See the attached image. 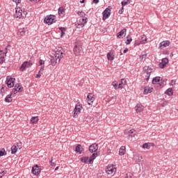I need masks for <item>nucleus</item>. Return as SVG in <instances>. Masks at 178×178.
Segmentation results:
<instances>
[{"mask_svg": "<svg viewBox=\"0 0 178 178\" xmlns=\"http://www.w3.org/2000/svg\"><path fill=\"white\" fill-rule=\"evenodd\" d=\"M64 56L65 53L63 50L61 48L58 49L50 60L51 66H55L56 63H59L60 62V59Z\"/></svg>", "mask_w": 178, "mask_h": 178, "instance_id": "obj_1", "label": "nucleus"}, {"mask_svg": "<svg viewBox=\"0 0 178 178\" xmlns=\"http://www.w3.org/2000/svg\"><path fill=\"white\" fill-rule=\"evenodd\" d=\"M74 54L76 56H80L81 54H83V44L80 41H77L75 42V45L74 47Z\"/></svg>", "mask_w": 178, "mask_h": 178, "instance_id": "obj_2", "label": "nucleus"}, {"mask_svg": "<svg viewBox=\"0 0 178 178\" xmlns=\"http://www.w3.org/2000/svg\"><path fill=\"white\" fill-rule=\"evenodd\" d=\"M26 15H27L26 11L23 10L20 8H17L14 16H15V17H16V19H23V18L26 17Z\"/></svg>", "mask_w": 178, "mask_h": 178, "instance_id": "obj_3", "label": "nucleus"}, {"mask_svg": "<svg viewBox=\"0 0 178 178\" xmlns=\"http://www.w3.org/2000/svg\"><path fill=\"white\" fill-rule=\"evenodd\" d=\"M44 23L49 26L52 23H56V16L52 15L47 16L44 19Z\"/></svg>", "mask_w": 178, "mask_h": 178, "instance_id": "obj_4", "label": "nucleus"}, {"mask_svg": "<svg viewBox=\"0 0 178 178\" xmlns=\"http://www.w3.org/2000/svg\"><path fill=\"white\" fill-rule=\"evenodd\" d=\"M33 65H34V63L32 60L25 61L22 64L19 70L21 72H24L26 71V69H29V67H31Z\"/></svg>", "mask_w": 178, "mask_h": 178, "instance_id": "obj_5", "label": "nucleus"}, {"mask_svg": "<svg viewBox=\"0 0 178 178\" xmlns=\"http://www.w3.org/2000/svg\"><path fill=\"white\" fill-rule=\"evenodd\" d=\"M151 73H152V69L148 66H145L143 67V74L145 76V79L147 81L149 80V77L151 76Z\"/></svg>", "mask_w": 178, "mask_h": 178, "instance_id": "obj_6", "label": "nucleus"}, {"mask_svg": "<svg viewBox=\"0 0 178 178\" xmlns=\"http://www.w3.org/2000/svg\"><path fill=\"white\" fill-rule=\"evenodd\" d=\"M88 19L85 18H80L79 20H77L76 26L78 29H81L84 27V24L87 23Z\"/></svg>", "mask_w": 178, "mask_h": 178, "instance_id": "obj_7", "label": "nucleus"}, {"mask_svg": "<svg viewBox=\"0 0 178 178\" xmlns=\"http://www.w3.org/2000/svg\"><path fill=\"white\" fill-rule=\"evenodd\" d=\"M31 172L35 176H38V175L41 173V168H40V166H38V165H35L32 167Z\"/></svg>", "mask_w": 178, "mask_h": 178, "instance_id": "obj_8", "label": "nucleus"}, {"mask_svg": "<svg viewBox=\"0 0 178 178\" xmlns=\"http://www.w3.org/2000/svg\"><path fill=\"white\" fill-rule=\"evenodd\" d=\"M81 109H83L81 104L76 105L74 109V118H77V116H79V113H80Z\"/></svg>", "mask_w": 178, "mask_h": 178, "instance_id": "obj_9", "label": "nucleus"}, {"mask_svg": "<svg viewBox=\"0 0 178 178\" xmlns=\"http://www.w3.org/2000/svg\"><path fill=\"white\" fill-rule=\"evenodd\" d=\"M106 172L107 175H113V173L116 172V168L113 167V165H108L106 169Z\"/></svg>", "mask_w": 178, "mask_h": 178, "instance_id": "obj_10", "label": "nucleus"}, {"mask_svg": "<svg viewBox=\"0 0 178 178\" xmlns=\"http://www.w3.org/2000/svg\"><path fill=\"white\" fill-rule=\"evenodd\" d=\"M86 99L88 105H91L95 101V96L92 93H88Z\"/></svg>", "mask_w": 178, "mask_h": 178, "instance_id": "obj_11", "label": "nucleus"}, {"mask_svg": "<svg viewBox=\"0 0 178 178\" xmlns=\"http://www.w3.org/2000/svg\"><path fill=\"white\" fill-rule=\"evenodd\" d=\"M15 80L14 78L7 77L6 83L9 88H12L15 86Z\"/></svg>", "mask_w": 178, "mask_h": 178, "instance_id": "obj_12", "label": "nucleus"}, {"mask_svg": "<svg viewBox=\"0 0 178 178\" xmlns=\"http://www.w3.org/2000/svg\"><path fill=\"white\" fill-rule=\"evenodd\" d=\"M28 31L29 30L27 29V28H21L18 30L17 35L19 37H24V35L27 34Z\"/></svg>", "mask_w": 178, "mask_h": 178, "instance_id": "obj_13", "label": "nucleus"}, {"mask_svg": "<svg viewBox=\"0 0 178 178\" xmlns=\"http://www.w3.org/2000/svg\"><path fill=\"white\" fill-rule=\"evenodd\" d=\"M103 20H106V19H108V17H109V16H111V9L109 8H106L103 13Z\"/></svg>", "mask_w": 178, "mask_h": 178, "instance_id": "obj_14", "label": "nucleus"}, {"mask_svg": "<svg viewBox=\"0 0 178 178\" xmlns=\"http://www.w3.org/2000/svg\"><path fill=\"white\" fill-rule=\"evenodd\" d=\"M170 45V41L165 40L160 42L159 48V49H163V48H166V47H169Z\"/></svg>", "mask_w": 178, "mask_h": 178, "instance_id": "obj_15", "label": "nucleus"}, {"mask_svg": "<svg viewBox=\"0 0 178 178\" xmlns=\"http://www.w3.org/2000/svg\"><path fill=\"white\" fill-rule=\"evenodd\" d=\"M22 91H23V87L22 86V84L17 83L15 86L14 94H16L17 92H22Z\"/></svg>", "mask_w": 178, "mask_h": 178, "instance_id": "obj_16", "label": "nucleus"}, {"mask_svg": "<svg viewBox=\"0 0 178 178\" xmlns=\"http://www.w3.org/2000/svg\"><path fill=\"white\" fill-rule=\"evenodd\" d=\"M98 149V144L93 143L89 147V151L90 152H96Z\"/></svg>", "mask_w": 178, "mask_h": 178, "instance_id": "obj_17", "label": "nucleus"}, {"mask_svg": "<svg viewBox=\"0 0 178 178\" xmlns=\"http://www.w3.org/2000/svg\"><path fill=\"white\" fill-rule=\"evenodd\" d=\"M127 30L126 29H123L121 30L118 34L117 37L118 38H123V37H126V33Z\"/></svg>", "mask_w": 178, "mask_h": 178, "instance_id": "obj_18", "label": "nucleus"}, {"mask_svg": "<svg viewBox=\"0 0 178 178\" xmlns=\"http://www.w3.org/2000/svg\"><path fill=\"white\" fill-rule=\"evenodd\" d=\"M107 59L108 60H113L115 59V52L113 51H111L107 54Z\"/></svg>", "mask_w": 178, "mask_h": 178, "instance_id": "obj_19", "label": "nucleus"}, {"mask_svg": "<svg viewBox=\"0 0 178 178\" xmlns=\"http://www.w3.org/2000/svg\"><path fill=\"white\" fill-rule=\"evenodd\" d=\"M65 10H66L63 7H60L58 8V15L60 17H63V16H65Z\"/></svg>", "mask_w": 178, "mask_h": 178, "instance_id": "obj_20", "label": "nucleus"}, {"mask_svg": "<svg viewBox=\"0 0 178 178\" xmlns=\"http://www.w3.org/2000/svg\"><path fill=\"white\" fill-rule=\"evenodd\" d=\"M127 83V82L126 81V79H122L119 85H118V88L122 90V88H123V86H126Z\"/></svg>", "mask_w": 178, "mask_h": 178, "instance_id": "obj_21", "label": "nucleus"}, {"mask_svg": "<svg viewBox=\"0 0 178 178\" xmlns=\"http://www.w3.org/2000/svg\"><path fill=\"white\" fill-rule=\"evenodd\" d=\"M124 134H127L129 137H133V136H136V130L131 129L127 133L125 131Z\"/></svg>", "mask_w": 178, "mask_h": 178, "instance_id": "obj_22", "label": "nucleus"}, {"mask_svg": "<svg viewBox=\"0 0 178 178\" xmlns=\"http://www.w3.org/2000/svg\"><path fill=\"white\" fill-rule=\"evenodd\" d=\"M124 154H126V147L122 146L119 150V155H120V156H123Z\"/></svg>", "mask_w": 178, "mask_h": 178, "instance_id": "obj_23", "label": "nucleus"}, {"mask_svg": "<svg viewBox=\"0 0 178 178\" xmlns=\"http://www.w3.org/2000/svg\"><path fill=\"white\" fill-rule=\"evenodd\" d=\"M152 90H154V88H149V87H145L144 89L143 93L145 94V95H147V94H149L150 92H152Z\"/></svg>", "mask_w": 178, "mask_h": 178, "instance_id": "obj_24", "label": "nucleus"}, {"mask_svg": "<svg viewBox=\"0 0 178 178\" xmlns=\"http://www.w3.org/2000/svg\"><path fill=\"white\" fill-rule=\"evenodd\" d=\"M75 151L78 152V154H81V152H83V147H81V145H77L75 147Z\"/></svg>", "mask_w": 178, "mask_h": 178, "instance_id": "obj_25", "label": "nucleus"}, {"mask_svg": "<svg viewBox=\"0 0 178 178\" xmlns=\"http://www.w3.org/2000/svg\"><path fill=\"white\" fill-rule=\"evenodd\" d=\"M95 158H97V154L93 153L92 154V156L89 159V163H90V165H92V163H93L94 159H95Z\"/></svg>", "mask_w": 178, "mask_h": 178, "instance_id": "obj_26", "label": "nucleus"}, {"mask_svg": "<svg viewBox=\"0 0 178 178\" xmlns=\"http://www.w3.org/2000/svg\"><path fill=\"white\" fill-rule=\"evenodd\" d=\"M159 81H161V76L154 77L152 79V84H158Z\"/></svg>", "mask_w": 178, "mask_h": 178, "instance_id": "obj_27", "label": "nucleus"}, {"mask_svg": "<svg viewBox=\"0 0 178 178\" xmlns=\"http://www.w3.org/2000/svg\"><path fill=\"white\" fill-rule=\"evenodd\" d=\"M77 15L79 16H80L81 19H87V17H86V13L83 12V11H79L77 13Z\"/></svg>", "mask_w": 178, "mask_h": 178, "instance_id": "obj_28", "label": "nucleus"}, {"mask_svg": "<svg viewBox=\"0 0 178 178\" xmlns=\"http://www.w3.org/2000/svg\"><path fill=\"white\" fill-rule=\"evenodd\" d=\"M136 111L138 113H140V112H143L144 111V106H136Z\"/></svg>", "mask_w": 178, "mask_h": 178, "instance_id": "obj_29", "label": "nucleus"}, {"mask_svg": "<svg viewBox=\"0 0 178 178\" xmlns=\"http://www.w3.org/2000/svg\"><path fill=\"white\" fill-rule=\"evenodd\" d=\"M5 102H12V94L8 95L6 97Z\"/></svg>", "mask_w": 178, "mask_h": 178, "instance_id": "obj_30", "label": "nucleus"}, {"mask_svg": "<svg viewBox=\"0 0 178 178\" xmlns=\"http://www.w3.org/2000/svg\"><path fill=\"white\" fill-rule=\"evenodd\" d=\"M31 122L33 124H37V122H38V117H32L31 119Z\"/></svg>", "mask_w": 178, "mask_h": 178, "instance_id": "obj_31", "label": "nucleus"}, {"mask_svg": "<svg viewBox=\"0 0 178 178\" xmlns=\"http://www.w3.org/2000/svg\"><path fill=\"white\" fill-rule=\"evenodd\" d=\"M81 161L83 163H88V162H90V159L88 157H81Z\"/></svg>", "mask_w": 178, "mask_h": 178, "instance_id": "obj_32", "label": "nucleus"}, {"mask_svg": "<svg viewBox=\"0 0 178 178\" xmlns=\"http://www.w3.org/2000/svg\"><path fill=\"white\" fill-rule=\"evenodd\" d=\"M165 94H167V95H169V96L173 95V89H172V88H168V89L165 91Z\"/></svg>", "mask_w": 178, "mask_h": 178, "instance_id": "obj_33", "label": "nucleus"}, {"mask_svg": "<svg viewBox=\"0 0 178 178\" xmlns=\"http://www.w3.org/2000/svg\"><path fill=\"white\" fill-rule=\"evenodd\" d=\"M17 152V147L13 145L11 147V154H16Z\"/></svg>", "mask_w": 178, "mask_h": 178, "instance_id": "obj_34", "label": "nucleus"}, {"mask_svg": "<svg viewBox=\"0 0 178 178\" xmlns=\"http://www.w3.org/2000/svg\"><path fill=\"white\" fill-rule=\"evenodd\" d=\"M147 42V36L145 35H143L142 36V40L140 42V44H145Z\"/></svg>", "mask_w": 178, "mask_h": 178, "instance_id": "obj_35", "label": "nucleus"}, {"mask_svg": "<svg viewBox=\"0 0 178 178\" xmlns=\"http://www.w3.org/2000/svg\"><path fill=\"white\" fill-rule=\"evenodd\" d=\"M6 155V152L3 148L0 149V156H5Z\"/></svg>", "mask_w": 178, "mask_h": 178, "instance_id": "obj_36", "label": "nucleus"}, {"mask_svg": "<svg viewBox=\"0 0 178 178\" xmlns=\"http://www.w3.org/2000/svg\"><path fill=\"white\" fill-rule=\"evenodd\" d=\"M6 54H8V51H3V50H0V56L1 57H5L6 56Z\"/></svg>", "mask_w": 178, "mask_h": 178, "instance_id": "obj_37", "label": "nucleus"}, {"mask_svg": "<svg viewBox=\"0 0 178 178\" xmlns=\"http://www.w3.org/2000/svg\"><path fill=\"white\" fill-rule=\"evenodd\" d=\"M133 40V39H131V38L127 36V41H126V44L127 45H129V44L131 43V41Z\"/></svg>", "mask_w": 178, "mask_h": 178, "instance_id": "obj_38", "label": "nucleus"}, {"mask_svg": "<svg viewBox=\"0 0 178 178\" xmlns=\"http://www.w3.org/2000/svg\"><path fill=\"white\" fill-rule=\"evenodd\" d=\"M161 62L164 64L168 65V63H169V59H168V58H164L162 59Z\"/></svg>", "mask_w": 178, "mask_h": 178, "instance_id": "obj_39", "label": "nucleus"}, {"mask_svg": "<svg viewBox=\"0 0 178 178\" xmlns=\"http://www.w3.org/2000/svg\"><path fill=\"white\" fill-rule=\"evenodd\" d=\"M159 67H160V69H164L166 67V65L161 62L159 64Z\"/></svg>", "mask_w": 178, "mask_h": 178, "instance_id": "obj_40", "label": "nucleus"}, {"mask_svg": "<svg viewBox=\"0 0 178 178\" xmlns=\"http://www.w3.org/2000/svg\"><path fill=\"white\" fill-rule=\"evenodd\" d=\"M143 148H146V149H149V148H150L149 143L143 144Z\"/></svg>", "mask_w": 178, "mask_h": 178, "instance_id": "obj_41", "label": "nucleus"}, {"mask_svg": "<svg viewBox=\"0 0 178 178\" xmlns=\"http://www.w3.org/2000/svg\"><path fill=\"white\" fill-rule=\"evenodd\" d=\"M112 86H113V87H114L115 90L119 89V88L118 86V83H116V81H113L112 83Z\"/></svg>", "mask_w": 178, "mask_h": 178, "instance_id": "obj_42", "label": "nucleus"}, {"mask_svg": "<svg viewBox=\"0 0 178 178\" xmlns=\"http://www.w3.org/2000/svg\"><path fill=\"white\" fill-rule=\"evenodd\" d=\"M121 3L122 6H126V5L129 4V0H124Z\"/></svg>", "mask_w": 178, "mask_h": 178, "instance_id": "obj_43", "label": "nucleus"}, {"mask_svg": "<svg viewBox=\"0 0 178 178\" xmlns=\"http://www.w3.org/2000/svg\"><path fill=\"white\" fill-rule=\"evenodd\" d=\"M42 74V72L41 71H39L38 73L35 75V79H40Z\"/></svg>", "mask_w": 178, "mask_h": 178, "instance_id": "obj_44", "label": "nucleus"}, {"mask_svg": "<svg viewBox=\"0 0 178 178\" xmlns=\"http://www.w3.org/2000/svg\"><path fill=\"white\" fill-rule=\"evenodd\" d=\"M5 92V87L2 86L1 89H0V94L1 95H3V93Z\"/></svg>", "mask_w": 178, "mask_h": 178, "instance_id": "obj_45", "label": "nucleus"}, {"mask_svg": "<svg viewBox=\"0 0 178 178\" xmlns=\"http://www.w3.org/2000/svg\"><path fill=\"white\" fill-rule=\"evenodd\" d=\"M44 63H45V62L44 60H42V59L40 60V61H39L40 66H44Z\"/></svg>", "mask_w": 178, "mask_h": 178, "instance_id": "obj_46", "label": "nucleus"}, {"mask_svg": "<svg viewBox=\"0 0 178 178\" xmlns=\"http://www.w3.org/2000/svg\"><path fill=\"white\" fill-rule=\"evenodd\" d=\"M5 62V57H0V65H2Z\"/></svg>", "mask_w": 178, "mask_h": 178, "instance_id": "obj_47", "label": "nucleus"}, {"mask_svg": "<svg viewBox=\"0 0 178 178\" xmlns=\"http://www.w3.org/2000/svg\"><path fill=\"white\" fill-rule=\"evenodd\" d=\"M60 30L61 31V35H65V28H60Z\"/></svg>", "mask_w": 178, "mask_h": 178, "instance_id": "obj_48", "label": "nucleus"}, {"mask_svg": "<svg viewBox=\"0 0 178 178\" xmlns=\"http://www.w3.org/2000/svg\"><path fill=\"white\" fill-rule=\"evenodd\" d=\"M176 85V80H172L171 81V83H170V86H175Z\"/></svg>", "mask_w": 178, "mask_h": 178, "instance_id": "obj_49", "label": "nucleus"}, {"mask_svg": "<svg viewBox=\"0 0 178 178\" xmlns=\"http://www.w3.org/2000/svg\"><path fill=\"white\" fill-rule=\"evenodd\" d=\"M141 161H143V156H138V162H141Z\"/></svg>", "mask_w": 178, "mask_h": 178, "instance_id": "obj_50", "label": "nucleus"}, {"mask_svg": "<svg viewBox=\"0 0 178 178\" xmlns=\"http://www.w3.org/2000/svg\"><path fill=\"white\" fill-rule=\"evenodd\" d=\"M132 176H133V175H132V174H127V175H126L125 178H131V177H132Z\"/></svg>", "mask_w": 178, "mask_h": 178, "instance_id": "obj_51", "label": "nucleus"}, {"mask_svg": "<svg viewBox=\"0 0 178 178\" xmlns=\"http://www.w3.org/2000/svg\"><path fill=\"white\" fill-rule=\"evenodd\" d=\"M44 67H45V65H42L39 72H40L41 73L42 72H44Z\"/></svg>", "mask_w": 178, "mask_h": 178, "instance_id": "obj_52", "label": "nucleus"}, {"mask_svg": "<svg viewBox=\"0 0 178 178\" xmlns=\"http://www.w3.org/2000/svg\"><path fill=\"white\" fill-rule=\"evenodd\" d=\"M9 48H10V44H8V45L6 47L5 51H6V52H8V50L9 49Z\"/></svg>", "mask_w": 178, "mask_h": 178, "instance_id": "obj_53", "label": "nucleus"}, {"mask_svg": "<svg viewBox=\"0 0 178 178\" xmlns=\"http://www.w3.org/2000/svg\"><path fill=\"white\" fill-rule=\"evenodd\" d=\"M13 2H15V3H20L22 2V0H13Z\"/></svg>", "mask_w": 178, "mask_h": 178, "instance_id": "obj_54", "label": "nucleus"}, {"mask_svg": "<svg viewBox=\"0 0 178 178\" xmlns=\"http://www.w3.org/2000/svg\"><path fill=\"white\" fill-rule=\"evenodd\" d=\"M94 3H98L99 0H93Z\"/></svg>", "mask_w": 178, "mask_h": 178, "instance_id": "obj_55", "label": "nucleus"}, {"mask_svg": "<svg viewBox=\"0 0 178 178\" xmlns=\"http://www.w3.org/2000/svg\"><path fill=\"white\" fill-rule=\"evenodd\" d=\"M128 51H129V49H125L124 50V54L127 53Z\"/></svg>", "mask_w": 178, "mask_h": 178, "instance_id": "obj_56", "label": "nucleus"}, {"mask_svg": "<svg viewBox=\"0 0 178 178\" xmlns=\"http://www.w3.org/2000/svg\"><path fill=\"white\" fill-rule=\"evenodd\" d=\"M123 6H122V8H121V12H120V10L119 11V13H120V14H122V13H123Z\"/></svg>", "mask_w": 178, "mask_h": 178, "instance_id": "obj_57", "label": "nucleus"}, {"mask_svg": "<svg viewBox=\"0 0 178 178\" xmlns=\"http://www.w3.org/2000/svg\"><path fill=\"white\" fill-rule=\"evenodd\" d=\"M50 165H51V166H55V164L54 163H52V161H50Z\"/></svg>", "mask_w": 178, "mask_h": 178, "instance_id": "obj_58", "label": "nucleus"}, {"mask_svg": "<svg viewBox=\"0 0 178 178\" xmlns=\"http://www.w3.org/2000/svg\"><path fill=\"white\" fill-rule=\"evenodd\" d=\"M165 105H166V103H163V104H161V106H165Z\"/></svg>", "mask_w": 178, "mask_h": 178, "instance_id": "obj_59", "label": "nucleus"}, {"mask_svg": "<svg viewBox=\"0 0 178 178\" xmlns=\"http://www.w3.org/2000/svg\"><path fill=\"white\" fill-rule=\"evenodd\" d=\"M144 58V55H143L142 56L140 57V59L143 60V58Z\"/></svg>", "mask_w": 178, "mask_h": 178, "instance_id": "obj_60", "label": "nucleus"}, {"mask_svg": "<svg viewBox=\"0 0 178 178\" xmlns=\"http://www.w3.org/2000/svg\"><path fill=\"white\" fill-rule=\"evenodd\" d=\"M59 169V167L58 166V167H56V168H55V170H58Z\"/></svg>", "mask_w": 178, "mask_h": 178, "instance_id": "obj_61", "label": "nucleus"}, {"mask_svg": "<svg viewBox=\"0 0 178 178\" xmlns=\"http://www.w3.org/2000/svg\"><path fill=\"white\" fill-rule=\"evenodd\" d=\"M112 98H113V99H116V96H114Z\"/></svg>", "mask_w": 178, "mask_h": 178, "instance_id": "obj_62", "label": "nucleus"}, {"mask_svg": "<svg viewBox=\"0 0 178 178\" xmlns=\"http://www.w3.org/2000/svg\"><path fill=\"white\" fill-rule=\"evenodd\" d=\"M80 2H81V3H84V0H82Z\"/></svg>", "mask_w": 178, "mask_h": 178, "instance_id": "obj_63", "label": "nucleus"}, {"mask_svg": "<svg viewBox=\"0 0 178 178\" xmlns=\"http://www.w3.org/2000/svg\"><path fill=\"white\" fill-rule=\"evenodd\" d=\"M170 56L172 58L173 56V54H171Z\"/></svg>", "mask_w": 178, "mask_h": 178, "instance_id": "obj_64", "label": "nucleus"}]
</instances>
